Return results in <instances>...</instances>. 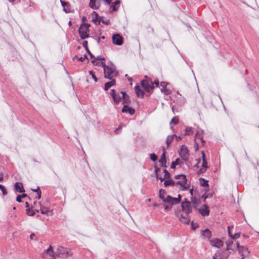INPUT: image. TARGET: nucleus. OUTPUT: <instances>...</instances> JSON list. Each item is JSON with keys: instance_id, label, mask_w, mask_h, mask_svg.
<instances>
[{"instance_id": "14", "label": "nucleus", "mask_w": 259, "mask_h": 259, "mask_svg": "<svg viewBox=\"0 0 259 259\" xmlns=\"http://www.w3.org/2000/svg\"><path fill=\"white\" fill-rule=\"evenodd\" d=\"M202 154L203 158V162L202 164V167L200 168L198 172V174H203L205 172L207 168V162L205 158V153L203 151H202Z\"/></svg>"}, {"instance_id": "34", "label": "nucleus", "mask_w": 259, "mask_h": 259, "mask_svg": "<svg viewBox=\"0 0 259 259\" xmlns=\"http://www.w3.org/2000/svg\"><path fill=\"white\" fill-rule=\"evenodd\" d=\"M99 22H102L103 24H105L106 25H109L110 23L109 20H104V18L103 17H101L99 18Z\"/></svg>"}, {"instance_id": "58", "label": "nucleus", "mask_w": 259, "mask_h": 259, "mask_svg": "<svg viewBox=\"0 0 259 259\" xmlns=\"http://www.w3.org/2000/svg\"><path fill=\"white\" fill-rule=\"evenodd\" d=\"M164 207L165 210H167V209H170V208L167 205H164Z\"/></svg>"}, {"instance_id": "6", "label": "nucleus", "mask_w": 259, "mask_h": 259, "mask_svg": "<svg viewBox=\"0 0 259 259\" xmlns=\"http://www.w3.org/2000/svg\"><path fill=\"white\" fill-rule=\"evenodd\" d=\"M176 186L182 190H186L188 189V185L187 184V180L186 176H184V179H180L176 182Z\"/></svg>"}, {"instance_id": "1", "label": "nucleus", "mask_w": 259, "mask_h": 259, "mask_svg": "<svg viewBox=\"0 0 259 259\" xmlns=\"http://www.w3.org/2000/svg\"><path fill=\"white\" fill-rule=\"evenodd\" d=\"M110 95L116 104H119L122 99L123 100V104H127L129 102L128 96L124 92H118L112 89L110 92Z\"/></svg>"}, {"instance_id": "22", "label": "nucleus", "mask_w": 259, "mask_h": 259, "mask_svg": "<svg viewBox=\"0 0 259 259\" xmlns=\"http://www.w3.org/2000/svg\"><path fill=\"white\" fill-rule=\"evenodd\" d=\"M159 162L160 163V165L161 167H166V158L165 152H164L161 155L160 159L159 160Z\"/></svg>"}, {"instance_id": "51", "label": "nucleus", "mask_w": 259, "mask_h": 259, "mask_svg": "<svg viewBox=\"0 0 259 259\" xmlns=\"http://www.w3.org/2000/svg\"><path fill=\"white\" fill-rule=\"evenodd\" d=\"M53 250L52 247L50 245L49 247L46 250V253H49Z\"/></svg>"}, {"instance_id": "48", "label": "nucleus", "mask_w": 259, "mask_h": 259, "mask_svg": "<svg viewBox=\"0 0 259 259\" xmlns=\"http://www.w3.org/2000/svg\"><path fill=\"white\" fill-rule=\"evenodd\" d=\"M191 225L193 229H196L198 227V225L197 223L194 224L193 222L191 223Z\"/></svg>"}, {"instance_id": "47", "label": "nucleus", "mask_w": 259, "mask_h": 259, "mask_svg": "<svg viewBox=\"0 0 259 259\" xmlns=\"http://www.w3.org/2000/svg\"><path fill=\"white\" fill-rule=\"evenodd\" d=\"M220 254V252L219 251H217L215 253L214 255L213 256L212 259H217V257L219 256Z\"/></svg>"}, {"instance_id": "19", "label": "nucleus", "mask_w": 259, "mask_h": 259, "mask_svg": "<svg viewBox=\"0 0 259 259\" xmlns=\"http://www.w3.org/2000/svg\"><path fill=\"white\" fill-rule=\"evenodd\" d=\"M40 210L41 213L43 214H46L47 215H52L53 214V211L45 206H40Z\"/></svg>"}, {"instance_id": "39", "label": "nucleus", "mask_w": 259, "mask_h": 259, "mask_svg": "<svg viewBox=\"0 0 259 259\" xmlns=\"http://www.w3.org/2000/svg\"><path fill=\"white\" fill-rule=\"evenodd\" d=\"M161 92L165 95H168L171 93V91H170V90L167 89L166 88L164 89V90H161Z\"/></svg>"}, {"instance_id": "62", "label": "nucleus", "mask_w": 259, "mask_h": 259, "mask_svg": "<svg viewBox=\"0 0 259 259\" xmlns=\"http://www.w3.org/2000/svg\"><path fill=\"white\" fill-rule=\"evenodd\" d=\"M200 159L198 160V162L194 166L195 167H197L198 165V163L200 162Z\"/></svg>"}, {"instance_id": "43", "label": "nucleus", "mask_w": 259, "mask_h": 259, "mask_svg": "<svg viewBox=\"0 0 259 259\" xmlns=\"http://www.w3.org/2000/svg\"><path fill=\"white\" fill-rule=\"evenodd\" d=\"M175 162L176 163V164H177V165H179L180 166L183 164V162L182 161V160L179 158L176 159Z\"/></svg>"}, {"instance_id": "8", "label": "nucleus", "mask_w": 259, "mask_h": 259, "mask_svg": "<svg viewBox=\"0 0 259 259\" xmlns=\"http://www.w3.org/2000/svg\"><path fill=\"white\" fill-rule=\"evenodd\" d=\"M179 153L182 159L184 161H187L189 157V153L187 147L185 145H182Z\"/></svg>"}, {"instance_id": "61", "label": "nucleus", "mask_w": 259, "mask_h": 259, "mask_svg": "<svg viewBox=\"0 0 259 259\" xmlns=\"http://www.w3.org/2000/svg\"><path fill=\"white\" fill-rule=\"evenodd\" d=\"M3 180V175H0V181H2Z\"/></svg>"}, {"instance_id": "10", "label": "nucleus", "mask_w": 259, "mask_h": 259, "mask_svg": "<svg viewBox=\"0 0 259 259\" xmlns=\"http://www.w3.org/2000/svg\"><path fill=\"white\" fill-rule=\"evenodd\" d=\"M89 54L91 59V62L93 64H95V65H105V60L104 58L99 56L95 58L91 53H89Z\"/></svg>"}, {"instance_id": "17", "label": "nucleus", "mask_w": 259, "mask_h": 259, "mask_svg": "<svg viewBox=\"0 0 259 259\" xmlns=\"http://www.w3.org/2000/svg\"><path fill=\"white\" fill-rule=\"evenodd\" d=\"M101 0H90L89 7L94 10H97L100 6Z\"/></svg>"}, {"instance_id": "35", "label": "nucleus", "mask_w": 259, "mask_h": 259, "mask_svg": "<svg viewBox=\"0 0 259 259\" xmlns=\"http://www.w3.org/2000/svg\"><path fill=\"white\" fill-rule=\"evenodd\" d=\"M26 213L29 216H33L34 215L35 212L33 210L30 209V208L26 209Z\"/></svg>"}, {"instance_id": "37", "label": "nucleus", "mask_w": 259, "mask_h": 259, "mask_svg": "<svg viewBox=\"0 0 259 259\" xmlns=\"http://www.w3.org/2000/svg\"><path fill=\"white\" fill-rule=\"evenodd\" d=\"M179 123V118L178 117H174L172 118L170 123H174V124H177Z\"/></svg>"}, {"instance_id": "41", "label": "nucleus", "mask_w": 259, "mask_h": 259, "mask_svg": "<svg viewBox=\"0 0 259 259\" xmlns=\"http://www.w3.org/2000/svg\"><path fill=\"white\" fill-rule=\"evenodd\" d=\"M89 73L92 76V78L94 79L95 81H96V82L97 81L98 78L95 76L94 72L93 71H89Z\"/></svg>"}, {"instance_id": "49", "label": "nucleus", "mask_w": 259, "mask_h": 259, "mask_svg": "<svg viewBox=\"0 0 259 259\" xmlns=\"http://www.w3.org/2000/svg\"><path fill=\"white\" fill-rule=\"evenodd\" d=\"M177 164L175 162V161H174L172 162L170 167L172 169L175 168L176 165H177Z\"/></svg>"}, {"instance_id": "4", "label": "nucleus", "mask_w": 259, "mask_h": 259, "mask_svg": "<svg viewBox=\"0 0 259 259\" xmlns=\"http://www.w3.org/2000/svg\"><path fill=\"white\" fill-rule=\"evenodd\" d=\"M56 253L58 256L64 258H67L72 255V252L70 249L61 246L58 247Z\"/></svg>"}, {"instance_id": "21", "label": "nucleus", "mask_w": 259, "mask_h": 259, "mask_svg": "<svg viewBox=\"0 0 259 259\" xmlns=\"http://www.w3.org/2000/svg\"><path fill=\"white\" fill-rule=\"evenodd\" d=\"M122 112L123 113H128L131 115H133L135 113V110L131 107H129L127 105H124L122 109Z\"/></svg>"}, {"instance_id": "54", "label": "nucleus", "mask_w": 259, "mask_h": 259, "mask_svg": "<svg viewBox=\"0 0 259 259\" xmlns=\"http://www.w3.org/2000/svg\"><path fill=\"white\" fill-rule=\"evenodd\" d=\"M48 253L49 254V255L50 256H52V257H54L55 256V254L54 253L53 250H52L51 252H50L49 253Z\"/></svg>"}, {"instance_id": "50", "label": "nucleus", "mask_w": 259, "mask_h": 259, "mask_svg": "<svg viewBox=\"0 0 259 259\" xmlns=\"http://www.w3.org/2000/svg\"><path fill=\"white\" fill-rule=\"evenodd\" d=\"M30 238L31 240H35L36 236L34 234L32 233L30 235Z\"/></svg>"}, {"instance_id": "5", "label": "nucleus", "mask_w": 259, "mask_h": 259, "mask_svg": "<svg viewBox=\"0 0 259 259\" xmlns=\"http://www.w3.org/2000/svg\"><path fill=\"white\" fill-rule=\"evenodd\" d=\"M90 25L88 24H84L81 25L79 28V34L80 37L82 39H84L89 37V29Z\"/></svg>"}, {"instance_id": "57", "label": "nucleus", "mask_w": 259, "mask_h": 259, "mask_svg": "<svg viewBox=\"0 0 259 259\" xmlns=\"http://www.w3.org/2000/svg\"><path fill=\"white\" fill-rule=\"evenodd\" d=\"M20 196L21 198H24L27 196L26 194H22V195H20Z\"/></svg>"}, {"instance_id": "63", "label": "nucleus", "mask_w": 259, "mask_h": 259, "mask_svg": "<svg viewBox=\"0 0 259 259\" xmlns=\"http://www.w3.org/2000/svg\"><path fill=\"white\" fill-rule=\"evenodd\" d=\"M66 4L65 2H62V5L63 7H64L65 5Z\"/></svg>"}, {"instance_id": "28", "label": "nucleus", "mask_w": 259, "mask_h": 259, "mask_svg": "<svg viewBox=\"0 0 259 259\" xmlns=\"http://www.w3.org/2000/svg\"><path fill=\"white\" fill-rule=\"evenodd\" d=\"M175 137V135H169L167 136L166 143L167 144V146L168 147L170 145V144L171 143V142L173 141Z\"/></svg>"}, {"instance_id": "15", "label": "nucleus", "mask_w": 259, "mask_h": 259, "mask_svg": "<svg viewBox=\"0 0 259 259\" xmlns=\"http://www.w3.org/2000/svg\"><path fill=\"white\" fill-rule=\"evenodd\" d=\"M198 211L202 216H207L209 214V210L208 207L206 204H203L198 209Z\"/></svg>"}, {"instance_id": "11", "label": "nucleus", "mask_w": 259, "mask_h": 259, "mask_svg": "<svg viewBox=\"0 0 259 259\" xmlns=\"http://www.w3.org/2000/svg\"><path fill=\"white\" fill-rule=\"evenodd\" d=\"M210 244L218 248H221L224 245V242L221 239L218 238H213L209 241Z\"/></svg>"}, {"instance_id": "12", "label": "nucleus", "mask_w": 259, "mask_h": 259, "mask_svg": "<svg viewBox=\"0 0 259 259\" xmlns=\"http://www.w3.org/2000/svg\"><path fill=\"white\" fill-rule=\"evenodd\" d=\"M181 206L184 213H190L191 212L192 207L189 202H182Z\"/></svg>"}, {"instance_id": "42", "label": "nucleus", "mask_w": 259, "mask_h": 259, "mask_svg": "<svg viewBox=\"0 0 259 259\" xmlns=\"http://www.w3.org/2000/svg\"><path fill=\"white\" fill-rule=\"evenodd\" d=\"M150 159L153 161H155L157 159V157L154 153L150 154Z\"/></svg>"}, {"instance_id": "13", "label": "nucleus", "mask_w": 259, "mask_h": 259, "mask_svg": "<svg viewBox=\"0 0 259 259\" xmlns=\"http://www.w3.org/2000/svg\"><path fill=\"white\" fill-rule=\"evenodd\" d=\"M178 217L179 218L180 221L184 224H189L190 220L189 217V213H181L180 215L178 214Z\"/></svg>"}, {"instance_id": "16", "label": "nucleus", "mask_w": 259, "mask_h": 259, "mask_svg": "<svg viewBox=\"0 0 259 259\" xmlns=\"http://www.w3.org/2000/svg\"><path fill=\"white\" fill-rule=\"evenodd\" d=\"M112 41L116 45H121L123 42L122 37L118 34H114L112 36Z\"/></svg>"}, {"instance_id": "55", "label": "nucleus", "mask_w": 259, "mask_h": 259, "mask_svg": "<svg viewBox=\"0 0 259 259\" xmlns=\"http://www.w3.org/2000/svg\"><path fill=\"white\" fill-rule=\"evenodd\" d=\"M175 138H176L177 141H178L182 139V137L181 136H176L175 135Z\"/></svg>"}, {"instance_id": "53", "label": "nucleus", "mask_w": 259, "mask_h": 259, "mask_svg": "<svg viewBox=\"0 0 259 259\" xmlns=\"http://www.w3.org/2000/svg\"><path fill=\"white\" fill-rule=\"evenodd\" d=\"M82 45L83 47L87 48V46H88V41H86V40H84L83 42H82Z\"/></svg>"}, {"instance_id": "40", "label": "nucleus", "mask_w": 259, "mask_h": 259, "mask_svg": "<svg viewBox=\"0 0 259 259\" xmlns=\"http://www.w3.org/2000/svg\"><path fill=\"white\" fill-rule=\"evenodd\" d=\"M33 191L37 192V199H40L41 193V191H40L39 188L38 187L36 190H34Z\"/></svg>"}, {"instance_id": "59", "label": "nucleus", "mask_w": 259, "mask_h": 259, "mask_svg": "<svg viewBox=\"0 0 259 259\" xmlns=\"http://www.w3.org/2000/svg\"><path fill=\"white\" fill-rule=\"evenodd\" d=\"M197 201H198V200L195 199H192V202L194 203H196Z\"/></svg>"}, {"instance_id": "29", "label": "nucleus", "mask_w": 259, "mask_h": 259, "mask_svg": "<svg viewBox=\"0 0 259 259\" xmlns=\"http://www.w3.org/2000/svg\"><path fill=\"white\" fill-rule=\"evenodd\" d=\"M193 131L192 130V128L191 127H186L185 128V133L184 134V136H189L193 134Z\"/></svg>"}, {"instance_id": "45", "label": "nucleus", "mask_w": 259, "mask_h": 259, "mask_svg": "<svg viewBox=\"0 0 259 259\" xmlns=\"http://www.w3.org/2000/svg\"><path fill=\"white\" fill-rule=\"evenodd\" d=\"M163 172L164 173V178H165L168 179V178H170V174L165 169H163Z\"/></svg>"}, {"instance_id": "9", "label": "nucleus", "mask_w": 259, "mask_h": 259, "mask_svg": "<svg viewBox=\"0 0 259 259\" xmlns=\"http://www.w3.org/2000/svg\"><path fill=\"white\" fill-rule=\"evenodd\" d=\"M181 195H178V198L172 197L169 195H167L164 200V202L168 203L171 205L177 204L180 202Z\"/></svg>"}, {"instance_id": "33", "label": "nucleus", "mask_w": 259, "mask_h": 259, "mask_svg": "<svg viewBox=\"0 0 259 259\" xmlns=\"http://www.w3.org/2000/svg\"><path fill=\"white\" fill-rule=\"evenodd\" d=\"M200 182L201 183V185L203 186V187H206V186H208V181L205 180L204 179H203V178H200Z\"/></svg>"}, {"instance_id": "24", "label": "nucleus", "mask_w": 259, "mask_h": 259, "mask_svg": "<svg viewBox=\"0 0 259 259\" xmlns=\"http://www.w3.org/2000/svg\"><path fill=\"white\" fill-rule=\"evenodd\" d=\"M201 234L208 239H210L212 235L211 232L208 229L202 231Z\"/></svg>"}, {"instance_id": "46", "label": "nucleus", "mask_w": 259, "mask_h": 259, "mask_svg": "<svg viewBox=\"0 0 259 259\" xmlns=\"http://www.w3.org/2000/svg\"><path fill=\"white\" fill-rule=\"evenodd\" d=\"M184 175H176L175 176V179H176V180H180V179H184Z\"/></svg>"}, {"instance_id": "20", "label": "nucleus", "mask_w": 259, "mask_h": 259, "mask_svg": "<svg viewBox=\"0 0 259 259\" xmlns=\"http://www.w3.org/2000/svg\"><path fill=\"white\" fill-rule=\"evenodd\" d=\"M15 191L21 193L25 191L22 183L16 182L14 185Z\"/></svg>"}, {"instance_id": "60", "label": "nucleus", "mask_w": 259, "mask_h": 259, "mask_svg": "<svg viewBox=\"0 0 259 259\" xmlns=\"http://www.w3.org/2000/svg\"><path fill=\"white\" fill-rule=\"evenodd\" d=\"M119 130H120V129H119V128H116V129L115 130V133H116V134H118V132H119Z\"/></svg>"}, {"instance_id": "27", "label": "nucleus", "mask_w": 259, "mask_h": 259, "mask_svg": "<svg viewBox=\"0 0 259 259\" xmlns=\"http://www.w3.org/2000/svg\"><path fill=\"white\" fill-rule=\"evenodd\" d=\"M202 133V131H197L196 133V135H195V138L196 139H198V140H200L201 141V142L203 143L204 142V140H203V137L201 135V134Z\"/></svg>"}, {"instance_id": "31", "label": "nucleus", "mask_w": 259, "mask_h": 259, "mask_svg": "<svg viewBox=\"0 0 259 259\" xmlns=\"http://www.w3.org/2000/svg\"><path fill=\"white\" fill-rule=\"evenodd\" d=\"M159 198L162 200L163 202H164V200L165 198L164 197L165 191L163 189H160L159 192Z\"/></svg>"}, {"instance_id": "30", "label": "nucleus", "mask_w": 259, "mask_h": 259, "mask_svg": "<svg viewBox=\"0 0 259 259\" xmlns=\"http://www.w3.org/2000/svg\"><path fill=\"white\" fill-rule=\"evenodd\" d=\"M233 242L232 240H229L226 242V244L227 245L226 249L227 250H233V248L231 247V245L233 244Z\"/></svg>"}, {"instance_id": "26", "label": "nucleus", "mask_w": 259, "mask_h": 259, "mask_svg": "<svg viewBox=\"0 0 259 259\" xmlns=\"http://www.w3.org/2000/svg\"><path fill=\"white\" fill-rule=\"evenodd\" d=\"M164 185L165 187H168L169 186H176V182L172 179H168L164 182Z\"/></svg>"}, {"instance_id": "52", "label": "nucleus", "mask_w": 259, "mask_h": 259, "mask_svg": "<svg viewBox=\"0 0 259 259\" xmlns=\"http://www.w3.org/2000/svg\"><path fill=\"white\" fill-rule=\"evenodd\" d=\"M21 199H22V198L20 197V195H18V196H17L16 200H17V201H18V202H22Z\"/></svg>"}, {"instance_id": "25", "label": "nucleus", "mask_w": 259, "mask_h": 259, "mask_svg": "<svg viewBox=\"0 0 259 259\" xmlns=\"http://www.w3.org/2000/svg\"><path fill=\"white\" fill-rule=\"evenodd\" d=\"M115 84V80L114 79H112L110 81L107 82L105 83L104 89L105 90H108L111 87Z\"/></svg>"}, {"instance_id": "32", "label": "nucleus", "mask_w": 259, "mask_h": 259, "mask_svg": "<svg viewBox=\"0 0 259 259\" xmlns=\"http://www.w3.org/2000/svg\"><path fill=\"white\" fill-rule=\"evenodd\" d=\"M92 15L93 16V21L95 22V23H96L98 21V14H97V12H93Z\"/></svg>"}, {"instance_id": "36", "label": "nucleus", "mask_w": 259, "mask_h": 259, "mask_svg": "<svg viewBox=\"0 0 259 259\" xmlns=\"http://www.w3.org/2000/svg\"><path fill=\"white\" fill-rule=\"evenodd\" d=\"M168 84V83L167 82H165V81H162L160 82V86L161 87V90H164V89H165L166 86L167 85V84Z\"/></svg>"}, {"instance_id": "56", "label": "nucleus", "mask_w": 259, "mask_h": 259, "mask_svg": "<svg viewBox=\"0 0 259 259\" xmlns=\"http://www.w3.org/2000/svg\"><path fill=\"white\" fill-rule=\"evenodd\" d=\"M228 234L229 235V236L231 237V238H232V235L231 234L230 231V227H228Z\"/></svg>"}, {"instance_id": "18", "label": "nucleus", "mask_w": 259, "mask_h": 259, "mask_svg": "<svg viewBox=\"0 0 259 259\" xmlns=\"http://www.w3.org/2000/svg\"><path fill=\"white\" fill-rule=\"evenodd\" d=\"M135 92H136L138 97L141 98H142L144 97V92L141 89V88L140 86H139V85H137L135 87Z\"/></svg>"}, {"instance_id": "2", "label": "nucleus", "mask_w": 259, "mask_h": 259, "mask_svg": "<svg viewBox=\"0 0 259 259\" xmlns=\"http://www.w3.org/2000/svg\"><path fill=\"white\" fill-rule=\"evenodd\" d=\"M141 84L144 90L149 93L152 91L154 86L153 84H155L156 87H158L159 85V80L156 79L153 82L152 80H149L148 79L143 80L141 82Z\"/></svg>"}, {"instance_id": "23", "label": "nucleus", "mask_w": 259, "mask_h": 259, "mask_svg": "<svg viewBox=\"0 0 259 259\" xmlns=\"http://www.w3.org/2000/svg\"><path fill=\"white\" fill-rule=\"evenodd\" d=\"M120 5L119 1H116L113 3L110 7V11L111 12L115 11L118 10Z\"/></svg>"}, {"instance_id": "44", "label": "nucleus", "mask_w": 259, "mask_h": 259, "mask_svg": "<svg viewBox=\"0 0 259 259\" xmlns=\"http://www.w3.org/2000/svg\"><path fill=\"white\" fill-rule=\"evenodd\" d=\"M240 236V233H236L234 234V235H232V239H236L238 238H239Z\"/></svg>"}, {"instance_id": "38", "label": "nucleus", "mask_w": 259, "mask_h": 259, "mask_svg": "<svg viewBox=\"0 0 259 259\" xmlns=\"http://www.w3.org/2000/svg\"><path fill=\"white\" fill-rule=\"evenodd\" d=\"M0 190L2 191L3 194L4 195H6L7 194V192L6 188L3 186L2 185L0 184Z\"/></svg>"}, {"instance_id": "3", "label": "nucleus", "mask_w": 259, "mask_h": 259, "mask_svg": "<svg viewBox=\"0 0 259 259\" xmlns=\"http://www.w3.org/2000/svg\"><path fill=\"white\" fill-rule=\"evenodd\" d=\"M102 67L105 78L111 79L117 75V71L114 66H102Z\"/></svg>"}, {"instance_id": "64", "label": "nucleus", "mask_w": 259, "mask_h": 259, "mask_svg": "<svg viewBox=\"0 0 259 259\" xmlns=\"http://www.w3.org/2000/svg\"><path fill=\"white\" fill-rule=\"evenodd\" d=\"M164 179H165L164 177L163 178H159V179L160 180L161 182H162Z\"/></svg>"}, {"instance_id": "7", "label": "nucleus", "mask_w": 259, "mask_h": 259, "mask_svg": "<svg viewBox=\"0 0 259 259\" xmlns=\"http://www.w3.org/2000/svg\"><path fill=\"white\" fill-rule=\"evenodd\" d=\"M236 246L239 254L242 257V259H244L245 257L249 255L250 252L247 247L240 245L239 242L236 243Z\"/></svg>"}]
</instances>
